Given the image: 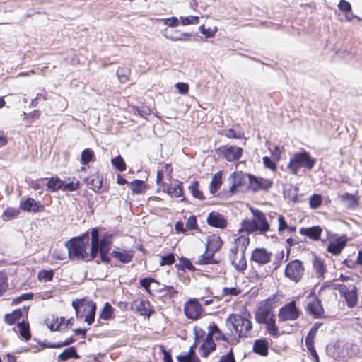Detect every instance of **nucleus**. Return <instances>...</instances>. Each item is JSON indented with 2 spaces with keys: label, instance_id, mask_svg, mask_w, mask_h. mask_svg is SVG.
I'll use <instances>...</instances> for the list:
<instances>
[{
  "label": "nucleus",
  "instance_id": "nucleus-1",
  "mask_svg": "<svg viewBox=\"0 0 362 362\" xmlns=\"http://www.w3.org/2000/svg\"><path fill=\"white\" fill-rule=\"evenodd\" d=\"M89 233L88 231L80 236L72 238L65 243L68 250L70 259L81 260L86 262H91L95 259L96 247L95 244L90 245V252H87L89 245Z\"/></svg>",
  "mask_w": 362,
  "mask_h": 362
},
{
  "label": "nucleus",
  "instance_id": "nucleus-2",
  "mask_svg": "<svg viewBox=\"0 0 362 362\" xmlns=\"http://www.w3.org/2000/svg\"><path fill=\"white\" fill-rule=\"evenodd\" d=\"M226 326L233 334V341L239 342L241 338H249L252 336L253 324L250 313L245 315L230 314L226 319Z\"/></svg>",
  "mask_w": 362,
  "mask_h": 362
},
{
  "label": "nucleus",
  "instance_id": "nucleus-3",
  "mask_svg": "<svg viewBox=\"0 0 362 362\" xmlns=\"http://www.w3.org/2000/svg\"><path fill=\"white\" fill-rule=\"evenodd\" d=\"M253 218L243 220L241 223V230L247 233L258 232L259 234H265L270 230V225L266 215L258 209H251Z\"/></svg>",
  "mask_w": 362,
  "mask_h": 362
},
{
  "label": "nucleus",
  "instance_id": "nucleus-4",
  "mask_svg": "<svg viewBox=\"0 0 362 362\" xmlns=\"http://www.w3.org/2000/svg\"><path fill=\"white\" fill-rule=\"evenodd\" d=\"M91 245L94 244L96 247L95 257L100 255V262L105 264H110L111 259L109 253L112 245V237L111 235H105L100 239L99 237V230L97 228H93L90 231Z\"/></svg>",
  "mask_w": 362,
  "mask_h": 362
},
{
  "label": "nucleus",
  "instance_id": "nucleus-5",
  "mask_svg": "<svg viewBox=\"0 0 362 362\" xmlns=\"http://www.w3.org/2000/svg\"><path fill=\"white\" fill-rule=\"evenodd\" d=\"M315 163L316 159L308 151L303 149L293 155L287 165V168L291 174L298 175L301 168L310 171L314 168Z\"/></svg>",
  "mask_w": 362,
  "mask_h": 362
},
{
  "label": "nucleus",
  "instance_id": "nucleus-6",
  "mask_svg": "<svg viewBox=\"0 0 362 362\" xmlns=\"http://www.w3.org/2000/svg\"><path fill=\"white\" fill-rule=\"evenodd\" d=\"M278 302V297L276 294L269 296L267 298L261 300L255 312V319L257 323L262 325L269 320L274 317V309Z\"/></svg>",
  "mask_w": 362,
  "mask_h": 362
},
{
  "label": "nucleus",
  "instance_id": "nucleus-7",
  "mask_svg": "<svg viewBox=\"0 0 362 362\" xmlns=\"http://www.w3.org/2000/svg\"><path fill=\"white\" fill-rule=\"evenodd\" d=\"M71 305L75 310L77 318H84V321L88 325L95 321L97 306L93 300H87L84 298L73 300Z\"/></svg>",
  "mask_w": 362,
  "mask_h": 362
},
{
  "label": "nucleus",
  "instance_id": "nucleus-8",
  "mask_svg": "<svg viewBox=\"0 0 362 362\" xmlns=\"http://www.w3.org/2000/svg\"><path fill=\"white\" fill-rule=\"evenodd\" d=\"M305 272V267L303 262L299 259H293L286 264L284 274L291 281L298 284L303 280Z\"/></svg>",
  "mask_w": 362,
  "mask_h": 362
},
{
  "label": "nucleus",
  "instance_id": "nucleus-9",
  "mask_svg": "<svg viewBox=\"0 0 362 362\" xmlns=\"http://www.w3.org/2000/svg\"><path fill=\"white\" fill-rule=\"evenodd\" d=\"M351 348L352 345L351 344L336 341L327 347V351L329 356L334 360L346 362L352 356Z\"/></svg>",
  "mask_w": 362,
  "mask_h": 362
},
{
  "label": "nucleus",
  "instance_id": "nucleus-10",
  "mask_svg": "<svg viewBox=\"0 0 362 362\" xmlns=\"http://www.w3.org/2000/svg\"><path fill=\"white\" fill-rule=\"evenodd\" d=\"M335 288L338 290L341 296L345 299L348 308H353L356 306L358 301V289L354 284H337Z\"/></svg>",
  "mask_w": 362,
  "mask_h": 362
},
{
  "label": "nucleus",
  "instance_id": "nucleus-11",
  "mask_svg": "<svg viewBox=\"0 0 362 362\" xmlns=\"http://www.w3.org/2000/svg\"><path fill=\"white\" fill-rule=\"evenodd\" d=\"M243 151L242 147L230 144L222 145L216 149L218 156L230 163L239 160L243 157Z\"/></svg>",
  "mask_w": 362,
  "mask_h": 362
},
{
  "label": "nucleus",
  "instance_id": "nucleus-12",
  "mask_svg": "<svg viewBox=\"0 0 362 362\" xmlns=\"http://www.w3.org/2000/svg\"><path fill=\"white\" fill-rule=\"evenodd\" d=\"M301 314L300 309L296 305V300H293L282 306L278 313V318L280 322L286 321H295Z\"/></svg>",
  "mask_w": 362,
  "mask_h": 362
},
{
  "label": "nucleus",
  "instance_id": "nucleus-13",
  "mask_svg": "<svg viewBox=\"0 0 362 362\" xmlns=\"http://www.w3.org/2000/svg\"><path fill=\"white\" fill-rule=\"evenodd\" d=\"M274 182L272 179L257 177L252 174H248V184L247 189L253 192L259 191L269 192L273 187Z\"/></svg>",
  "mask_w": 362,
  "mask_h": 362
},
{
  "label": "nucleus",
  "instance_id": "nucleus-14",
  "mask_svg": "<svg viewBox=\"0 0 362 362\" xmlns=\"http://www.w3.org/2000/svg\"><path fill=\"white\" fill-rule=\"evenodd\" d=\"M204 312V309L197 298H190L184 305V313L187 319L197 320Z\"/></svg>",
  "mask_w": 362,
  "mask_h": 362
},
{
  "label": "nucleus",
  "instance_id": "nucleus-15",
  "mask_svg": "<svg viewBox=\"0 0 362 362\" xmlns=\"http://www.w3.org/2000/svg\"><path fill=\"white\" fill-rule=\"evenodd\" d=\"M308 298H311L308 303L305 310L312 315L314 318H325V310L322 306L321 300L315 295L314 292H311L308 296Z\"/></svg>",
  "mask_w": 362,
  "mask_h": 362
},
{
  "label": "nucleus",
  "instance_id": "nucleus-16",
  "mask_svg": "<svg viewBox=\"0 0 362 362\" xmlns=\"http://www.w3.org/2000/svg\"><path fill=\"white\" fill-rule=\"evenodd\" d=\"M250 240L247 235H241L234 240L233 245L230 248L229 256H237L245 254Z\"/></svg>",
  "mask_w": 362,
  "mask_h": 362
},
{
  "label": "nucleus",
  "instance_id": "nucleus-17",
  "mask_svg": "<svg viewBox=\"0 0 362 362\" xmlns=\"http://www.w3.org/2000/svg\"><path fill=\"white\" fill-rule=\"evenodd\" d=\"M230 178L232 181L229 191L231 194H235L240 190V189L246 185L247 178L248 179V174H246L243 171H235L231 174Z\"/></svg>",
  "mask_w": 362,
  "mask_h": 362
},
{
  "label": "nucleus",
  "instance_id": "nucleus-18",
  "mask_svg": "<svg viewBox=\"0 0 362 362\" xmlns=\"http://www.w3.org/2000/svg\"><path fill=\"white\" fill-rule=\"evenodd\" d=\"M272 253L264 247H257L252 250L251 261L260 265H264L271 262Z\"/></svg>",
  "mask_w": 362,
  "mask_h": 362
},
{
  "label": "nucleus",
  "instance_id": "nucleus-19",
  "mask_svg": "<svg viewBox=\"0 0 362 362\" xmlns=\"http://www.w3.org/2000/svg\"><path fill=\"white\" fill-rule=\"evenodd\" d=\"M211 338L214 337L217 341L222 340L227 343H233V334L230 332L223 333L218 327L217 325L213 324L209 327L208 334Z\"/></svg>",
  "mask_w": 362,
  "mask_h": 362
},
{
  "label": "nucleus",
  "instance_id": "nucleus-20",
  "mask_svg": "<svg viewBox=\"0 0 362 362\" xmlns=\"http://www.w3.org/2000/svg\"><path fill=\"white\" fill-rule=\"evenodd\" d=\"M346 243L347 240L345 236L339 237L329 241L327 251L334 255H339L346 245Z\"/></svg>",
  "mask_w": 362,
  "mask_h": 362
},
{
  "label": "nucleus",
  "instance_id": "nucleus-21",
  "mask_svg": "<svg viewBox=\"0 0 362 362\" xmlns=\"http://www.w3.org/2000/svg\"><path fill=\"white\" fill-rule=\"evenodd\" d=\"M86 182L88 187L95 192L100 193L103 192V177L98 172L89 175Z\"/></svg>",
  "mask_w": 362,
  "mask_h": 362
},
{
  "label": "nucleus",
  "instance_id": "nucleus-22",
  "mask_svg": "<svg viewBox=\"0 0 362 362\" xmlns=\"http://www.w3.org/2000/svg\"><path fill=\"white\" fill-rule=\"evenodd\" d=\"M269 343L265 338L256 339L253 343L252 351L256 354L267 357L269 355Z\"/></svg>",
  "mask_w": 362,
  "mask_h": 362
},
{
  "label": "nucleus",
  "instance_id": "nucleus-23",
  "mask_svg": "<svg viewBox=\"0 0 362 362\" xmlns=\"http://www.w3.org/2000/svg\"><path fill=\"white\" fill-rule=\"evenodd\" d=\"M20 208L25 211L37 212L44 210V205L39 204L34 199L28 197L25 200H21L20 202Z\"/></svg>",
  "mask_w": 362,
  "mask_h": 362
},
{
  "label": "nucleus",
  "instance_id": "nucleus-24",
  "mask_svg": "<svg viewBox=\"0 0 362 362\" xmlns=\"http://www.w3.org/2000/svg\"><path fill=\"white\" fill-rule=\"evenodd\" d=\"M134 251L132 250H114L111 256L123 264L131 262L134 257Z\"/></svg>",
  "mask_w": 362,
  "mask_h": 362
},
{
  "label": "nucleus",
  "instance_id": "nucleus-25",
  "mask_svg": "<svg viewBox=\"0 0 362 362\" xmlns=\"http://www.w3.org/2000/svg\"><path fill=\"white\" fill-rule=\"evenodd\" d=\"M339 199L346 204L347 209H356L359 206L360 196L358 192H356L355 194L344 193L340 195Z\"/></svg>",
  "mask_w": 362,
  "mask_h": 362
},
{
  "label": "nucleus",
  "instance_id": "nucleus-26",
  "mask_svg": "<svg viewBox=\"0 0 362 362\" xmlns=\"http://www.w3.org/2000/svg\"><path fill=\"white\" fill-rule=\"evenodd\" d=\"M207 223L213 227L224 228L227 226V221L217 212H211L206 219Z\"/></svg>",
  "mask_w": 362,
  "mask_h": 362
},
{
  "label": "nucleus",
  "instance_id": "nucleus-27",
  "mask_svg": "<svg viewBox=\"0 0 362 362\" xmlns=\"http://www.w3.org/2000/svg\"><path fill=\"white\" fill-rule=\"evenodd\" d=\"M164 192L171 197L175 198L182 197L181 202H187V198L184 196L183 185L180 181H178L177 184L174 186L167 185V187L165 189H164Z\"/></svg>",
  "mask_w": 362,
  "mask_h": 362
},
{
  "label": "nucleus",
  "instance_id": "nucleus-28",
  "mask_svg": "<svg viewBox=\"0 0 362 362\" xmlns=\"http://www.w3.org/2000/svg\"><path fill=\"white\" fill-rule=\"evenodd\" d=\"M299 233L308 237L310 239L316 241L320 239L322 228L320 226H315L310 228H301Z\"/></svg>",
  "mask_w": 362,
  "mask_h": 362
},
{
  "label": "nucleus",
  "instance_id": "nucleus-29",
  "mask_svg": "<svg viewBox=\"0 0 362 362\" xmlns=\"http://www.w3.org/2000/svg\"><path fill=\"white\" fill-rule=\"evenodd\" d=\"M229 258L231 264L238 272L240 273L245 272L247 268L245 254H240L237 256H229Z\"/></svg>",
  "mask_w": 362,
  "mask_h": 362
},
{
  "label": "nucleus",
  "instance_id": "nucleus-30",
  "mask_svg": "<svg viewBox=\"0 0 362 362\" xmlns=\"http://www.w3.org/2000/svg\"><path fill=\"white\" fill-rule=\"evenodd\" d=\"M115 318V309L111 305V304L108 302L105 303L103 305V308L100 312L98 317V323L103 324L100 320L108 321L113 320Z\"/></svg>",
  "mask_w": 362,
  "mask_h": 362
},
{
  "label": "nucleus",
  "instance_id": "nucleus-31",
  "mask_svg": "<svg viewBox=\"0 0 362 362\" xmlns=\"http://www.w3.org/2000/svg\"><path fill=\"white\" fill-rule=\"evenodd\" d=\"M216 345L214 343L213 338L207 334L200 347L201 356L202 357L208 356L212 351L216 349Z\"/></svg>",
  "mask_w": 362,
  "mask_h": 362
},
{
  "label": "nucleus",
  "instance_id": "nucleus-32",
  "mask_svg": "<svg viewBox=\"0 0 362 362\" xmlns=\"http://www.w3.org/2000/svg\"><path fill=\"white\" fill-rule=\"evenodd\" d=\"M23 310L21 308H17L13 310L10 313H6L4 315V322L9 325H13L19 322L21 318L23 317Z\"/></svg>",
  "mask_w": 362,
  "mask_h": 362
},
{
  "label": "nucleus",
  "instance_id": "nucleus-33",
  "mask_svg": "<svg viewBox=\"0 0 362 362\" xmlns=\"http://www.w3.org/2000/svg\"><path fill=\"white\" fill-rule=\"evenodd\" d=\"M223 245V241L220 236L212 235L208 238L206 248L213 253L218 252Z\"/></svg>",
  "mask_w": 362,
  "mask_h": 362
},
{
  "label": "nucleus",
  "instance_id": "nucleus-34",
  "mask_svg": "<svg viewBox=\"0 0 362 362\" xmlns=\"http://www.w3.org/2000/svg\"><path fill=\"white\" fill-rule=\"evenodd\" d=\"M17 327L21 338L26 341H29L32 337L29 322L27 320H23L17 323Z\"/></svg>",
  "mask_w": 362,
  "mask_h": 362
},
{
  "label": "nucleus",
  "instance_id": "nucleus-35",
  "mask_svg": "<svg viewBox=\"0 0 362 362\" xmlns=\"http://www.w3.org/2000/svg\"><path fill=\"white\" fill-rule=\"evenodd\" d=\"M313 267L318 278H324L327 272L325 261L317 256H315L313 259Z\"/></svg>",
  "mask_w": 362,
  "mask_h": 362
},
{
  "label": "nucleus",
  "instance_id": "nucleus-36",
  "mask_svg": "<svg viewBox=\"0 0 362 362\" xmlns=\"http://www.w3.org/2000/svg\"><path fill=\"white\" fill-rule=\"evenodd\" d=\"M219 263L218 260L214 258V253L210 252L206 248L205 252L202 255L195 264L199 265L204 264H217Z\"/></svg>",
  "mask_w": 362,
  "mask_h": 362
},
{
  "label": "nucleus",
  "instance_id": "nucleus-37",
  "mask_svg": "<svg viewBox=\"0 0 362 362\" xmlns=\"http://www.w3.org/2000/svg\"><path fill=\"white\" fill-rule=\"evenodd\" d=\"M136 310L141 315L146 316L148 317L154 313V310L148 300H141L139 304L136 308Z\"/></svg>",
  "mask_w": 362,
  "mask_h": 362
},
{
  "label": "nucleus",
  "instance_id": "nucleus-38",
  "mask_svg": "<svg viewBox=\"0 0 362 362\" xmlns=\"http://www.w3.org/2000/svg\"><path fill=\"white\" fill-rule=\"evenodd\" d=\"M262 325H265L266 329L270 336L274 338H278L281 336V333L276 322V316L265 322Z\"/></svg>",
  "mask_w": 362,
  "mask_h": 362
},
{
  "label": "nucleus",
  "instance_id": "nucleus-39",
  "mask_svg": "<svg viewBox=\"0 0 362 362\" xmlns=\"http://www.w3.org/2000/svg\"><path fill=\"white\" fill-rule=\"evenodd\" d=\"M129 185L134 194H144L147 189L146 184L141 180H134L130 182Z\"/></svg>",
  "mask_w": 362,
  "mask_h": 362
},
{
  "label": "nucleus",
  "instance_id": "nucleus-40",
  "mask_svg": "<svg viewBox=\"0 0 362 362\" xmlns=\"http://www.w3.org/2000/svg\"><path fill=\"white\" fill-rule=\"evenodd\" d=\"M223 184L222 172H217L212 177L209 185V191L211 194H216L221 188Z\"/></svg>",
  "mask_w": 362,
  "mask_h": 362
},
{
  "label": "nucleus",
  "instance_id": "nucleus-41",
  "mask_svg": "<svg viewBox=\"0 0 362 362\" xmlns=\"http://www.w3.org/2000/svg\"><path fill=\"white\" fill-rule=\"evenodd\" d=\"M188 189L191 193L192 196L198 200L202 201L205 199L203 192L200 189L199 182L197 180H194L191 182L188 187Z\"/></svg>",
  "mask_w": 362,
  "mask_h": 362
},
{
  "label": "nucleus",
  "instance_id": "nucleus-42",
  "mask_svg": "<svg viewBox=\"0 0 362 362\" xmlns=\"http://www.w3.org/2000/svg\"><path fill=\"white\" fill-rule=\"evenodd\" d=\"M79 356L77 354L76 349L74 346H71L64 349L59 356L58 360L60 361H66L70 358L77 359Z\"/></svg>",
  "mask_w": 362,
  "mask_h": 362
},
{
  "label": "nucleus",
  "instance_id": "nucleus-43",
  "mask_svg": "<svg viewBox=\"0 0 362 362\" xmlns=\"http://www.w3.org/2000/svg\"><path fill=\"white\" fill-rule=\"evenodd\" d=\"M175 267L180 271H185L187 269L191 272H194L196 270L192 262L188 258L184 257L180 258L179 263L175 264Z\"/></svg>",
  "mask_w": 362,
  "mask_h": 362
},
{
  "label": "nucleus",
  "instance_id": "nucleus-44",
  "mask_svg": "<svg viewBox=\"0 0 362 362\" xmlns=\"http://www.w3.org/2000/svg\"><path fill=\"white\" fill-rule=\"evenodd\" d=\"M218 134L224 136L228 139H241L244 137V133L243 132H237L235 129L230 128L226 130L218 132Z\"/></svg>",
  "mask_w": 362,
  "mask_h": 362
},
{
  "label": "nucleus",
  "instance_id": "nucleus-45",
  "mask_svg": "<svg viewBox=\"0 0 362 362\" xmlns=\"http://www.w3.org/2000/svg\"><path fill=\"white\" fill-rule=\"evenodd\" d=\"M47 189L51 192H56L63 187V181L59 177H51L47 184Z\"/></svg>",
  "mask_w": 362,
  "mask_h": 362
},
{
  "label": "nucleus",
  "instance_id": "nucleus-46",
  "mask_svg": "<svg viewBox=\"0 0 362 362\" xmlns=\"http://www.w3.org/2000/svg\"><path fill=\"white\" fill-rule=\"evenodd\" d=\"M131 70L127 67H119L117 76L120 83H124L129 81Z\"/></svg>",
  "mask_w": 362,
  "mask_h": 362
},
{
  "label": "nucleus",
  "instance_id": "nucleus-47",
  "mask_svg": "<svg viewBox=\"0 0 362 362\" xmlns=\"http://www.w3.org/2000/svg\"><path fill=\"white\" fill-rule=\"evenodd\" d=\"M54 276V272L53 269H50L48 270L42 269L39 271L37 277L40 281L47 282L52 281Z\"/></svg>",
  "mask_w": 362,
  "mask_h": 362
},
{
  "label": "nucleus",
  "instance_id": "nucleus-48",
  "mask_svg": "<svg viewBox=\"0 0 362 362\" xmlns=\"http://www.w3.org/2000/svg\"><path fill=\"white\" fill-rule=\"evenodd\" d=\"M75 341V339L73 337H68L66 340L63 341H58L54 343H47L45 344L47 348L51 349H59L66 346H69Z\"/></svg>",
  "mask_w": 362,
  "mask_h": 362
},
{
  "label": "nucleus",
  "instance_id": "nucleus-49",
  "mask_svg": "<svg viewBox=\"0 0 362 362\" xmlns=\"http://www.w3.org/2000/svg\"><path fill=\"white\" fill-rule=\"evenodd\" d=\"M95 157L94 152L90 148L84 149L81 156V163L83 165H87L90 161L93 160Z\"/></svg>",
  "mask_w": 362,
  "mask_h": 362
},
{
  "label": "nucleus",
  "instance_id": "nucleus-50",
  "mask_svg": "<svg viewBox=\"0 0 362 362\" xmlns=\"http://www.w3.org/2000/svg\"><path fill=\"white\" fill-rule=\"evenodd\" d=\"M19 213L20 211L18 209L8 207L3 212L2 217L6 221L17 218Z\"/></svg>",
  "mask_w": 362,
  "mask_h": 362
},
{
  "label": "nucleus",
  "instance_id": "nucleus-51",
  "mask_svg": "<svg viewBox=\"0 0 362 362\" xmlns=\"http://www.w3.org/2000/svg\"><path fill=\"white\" fill-rule=\"evenodd\" d=\"M152 283H157V281L153 277H146L140 280V286L144 288L146 292L149 295H153L152 291L150 288Z\"/></svg>",
  "mask_w": 362,
  "mask_h": 362
},
{
  "label": "nucleus",
  "instance_id": "nucleus-52",
  "mask_svg": "<svg viewBox=\"0 0 362 362\" xmlns=\"http://www.w3.org/2000/svg\"><path fill=\"white\" fill-rule=\"evenodd\" d=\"M111 163L112 165L120 172H123L127 169L126 163L120 155L112 158Z\"/></svg>",
  "mask_w": 362,
  "mask_h": 362
},
{
  "label": "nucleus",
  "instance_id": "nucleus-53",
  "mask_svg": "<svg viewBox=\"0 0 362 362\" xmlns=\"http://www.w3.org/2000/svg\"><path fill=\"white\" fill-rule=\"evenodd\" d=\"M132 112L134 115H138L143 118H146L147 116L151 114V108L147 106L143 107L141 109H139L136 106H133L132 107Z\"/></svg>",
  "mask_w": 362,
  "mask_h": 362
},
{
  "label": "nucleus",
  "instance_id": "nucleus-54",
  "mask_svg": "<svg viewBox=\"0 0 362 362\" xmlns=\"http://www.w3.org/2000/svg\"><path fill=\"white\" fill-rule=\"evenodd\" d=\"M322 204V197L319 194H313L309 199V205L311 209L319 208Z\"/></svg>",
  "mask_w": 362,
  "mask_h": 362
},
{
  "label": "nucleus",
  "instance_id": "nucleus-55",
  "mask_svg": "<svg viewBox=\"0 0 362 362\" xmlns=\"http://www.w3.org/2000/svg\"><path fill=\"white\" fill-rule=\"evenodd\" d=\"M175 262V255L173 253H168L161 257L160 260V266H170Z\"/></svg>",
  "mask_w": 362,
  "mask_h": 362
},
{
  "label": "nucleus",
  "instance_id": "nucleus-56",
  "mask_svg": "<svg viewBox=\"0 0 362 362\" xmlns=\"http://www.w3.org/2000/svg\"><path fill=\"white\" fill-rule=\"evenodd\" d=\"M180 22L182 25H197L199 23V17L195 16L180 17Z\"/></svg>",
  "mask_w": 362,
  "mask_h": 362
},
{
  "label": "nucleus",
  "instance_id": "nucleus-57",
  "mask_svg": "<svg viewBox=\"0 0 362 362\" xmlns=\"http://www.w3.org/2000/svg\"><path fill=\"white\" fill-rule=\"evenodd\" d=\"M33 296L34 295L32 292L23 293L16 298H13V300L11 301V305H16L18 304H20L23 301L32 300L33 298Z\"/></svg>",
  "mask_w": 362,
  "mask_h": 362
},
{
  "label": "nucleus",
  "instance_id": "nucleus-58",
  "mask_svg": "<svg viewBox=\"0 0 362 362\" xmlns=\"http://www.w3.org/2000/svg\"><path fill=\"white\" fill-rule=\"evenodd\" d=\"M185 227H186L187 230H199V226L197 223V217L194 215H192L187 218Z\"/></svg>",
  "mask_w": 362,
  "mask_h": 362
},
{
  "label": "nucleus",
  "instance_id": "nucleus-59",
  "mask_svg": "<svg viewBox=\"0 0 362 362\" xmlns=\"http://www.w3.org/2000/svg\"><path fill=\"white\" fill-rule=\"evenodd\" d=\"M242 293V289H240L238 287H225L223 288L222 294L223 296H237L240 295Z\"/></svg>",
  "mask_w": 362,
  "mask_h": 362
},
{
  "label": "nucleus",
  "instance_id": "nucleus-60",
  "mask_svg": "<svg viewBox=\"0 0 362 362\" xmlns=\"http://www.w3.org/2000/svg\"><path fill=\"white\" fill-rule=\"evenodd\" d=\"M164 296L170 298H175L178 294V291L173 286H164L162 288Z\"/></svg>",
  "mask_w": 362,
  "mask_h": 362
},
{
  "label": "nucleus",
  "instance_id": "nucleus-61",
  "mask_svg": "<svg viewBox=\"0 0 362 362\" xmlns=\"http://www.w3.org/2000/svg\"><path fill=\"white\" fill-rule=\"evenodd\" d=\"M65 320V317H61L60 319L58 317H54L52 319V322L49 325H48V327L51 331H57L59 329L60 327L62 326V324L64 323V321Z\"/></svg>",
  "mask_w": 362,
  "mask_h": 362
},
{
  "label": "nucleus",
  "instance_id": "nucleus-62",
  "mask_svg": "<svg viewBox=\"0 0 362 362\" xmlns=\"http://www.w3.org/2000/svg\"><path fill=\"white\" fill-rule=\"evenodd\" d=\"M8 288V278L4 272H0V297Z\"/></svg>",
  "mask_w": 362,
  "mask_h": 362
},
{
  "label": "nucleus",
  "instance_id": "nucleus-63",
  "mask_svg": "<svg viewBox=\"0 0 362 362\" xmlns=\"http://www.w3.org/2000/svg\"><path fill=\"white\" fill-rule=\"evenodd\" d=\"M199 337L198 335L196 336L195 341L194 344L190 346L187 355L190 356L192 358H193L197 362H199V358L196 355V349L197 346V341L199 340Z\"/></svg>",
  "mask_w": 362,
  "mask_h": 362
},
{
  "label": "nucleus",
  "instance_id": "nucleus-64",
  "mask_svg": "<svg viewBox=\"0 0 362 362\" xmlns=\"http://www.w3.org/2000/svg\"><path fill=\"white\" fill-rule=\"evenodd\" d=\"M338 8L344 13H350L352 11L351 4L346 0H340L338 4Z\"/></svg>",
  "mask_w": 362,
  "mask_h": 362
}]
</instances>
